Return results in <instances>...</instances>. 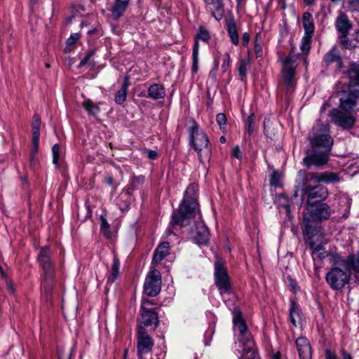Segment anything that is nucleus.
<instances>
[{"label": "nucleus", "instance_id": "8", "mask_svg": "<svg viewBox=\"0 0 359 359\" xmlns=\"http://www.w3.org/2000/svg\"><path fill=\"white\" fill-rule=\"evenodd\" d=\"M214 275L215 285L218 288L220 294L223 297L224 299H225V295H229L230 296L231 298L233 299V301L236 297L233 292V289L229 281V276L224 267L222 264L219 263L215 264ZM224 302L228 306H231V303L229 301L224 300Z\"/></svg>", "mask_w": 359, "mask_h": 359}, {"label": "nucleus", "instance_id": "7", "mask_svg": "<svg viewBox=\"0 0 359 359\" xmlns=\"http://www.w3.org/2000/svg\"><path fill=\"white\" fill-rule=\"evenodd\" d=\"M191 143L198 152L201 161H209L211 156V148L205 133L199 128L198 123L193 121L189 128Z\"/></svg>", "mask_w": 359, "mask_h": 359}, {"label": "nucleus", "instance_id": "11", "mask_svg": "<svg viewBox=\"0 0 359 359\" xmlns=\"http://www.w3.org/2000/svg\"><path fill=\"white\" fill-rule=\"evenodd\" d=\"M50 251L48 246L40 250L38 261L44 271V284L50 281L53 277L54 269L50 259Z\"/></svg>", "mask_w": 359, "mask_h": 359}, {"label": "nucleus", "instance_id": "61", "mask_svg": "<svg viewBox=\"0 0 359 359\" xmlns=\"http://www.w3.org/2000/svg\"><path fill=\"white\" fill-rule=\"evenodd\" d=\"M276 174H277V172H273L271 180V184H275L274 180H275V176H276Z\"/></svg>", "mask_w": 359, "mask_h": 359}, {"label": "nucleus", "instance_id": "16", "mask_svg": "<svg viewBox=\"0 0 359 359\" xmlns=\"http://www.w3.org/2000/svg\"><path fill=\"white\" fill-rule=\"evenodd\" d=\"M310 180H314V183L325 182L326 184H336L341 180L339 173L326 171L320 174L310 172Z\"/></svg>", "mask_w": 359, "mask_h": 359}, {"label": "nucleus", "instance_id": "41", "mask_svg": "<svg viewBox=\"0 0 359 359\" xmlns=\"http://www.w3.org/2000/svg\"><path fill=\"white\" fill-rule=\"evenodd\" d=\"M311 253L314 260L318 259L320 261H322L327 256V252L325 250L324 246L322 248V250H317Z\"/></svg>", "mask_w": 359, "mask_h": 359}, {"label": "nucleus", "instance_id": "50", "mask_svg": "<svg viewBox=\"0 0 359 359\" xmlns=\"http://www.w3.org/2000/svg\"><path fill=\"white\" fill-rule=\"evenodd\" d=\"M231 156L236 158L238 160L242 158V153L238 146H235L231 150Z\"/></svg>", "mask_w": 359, "mask_h": 359}, {"label": "nucleus", "instance_id": "48", "mask_svg": "<svg viewBox=\"0 0 359 359\" xmlns=\"http://www.w3.org/2000/svg\"><path fill=\"white\" fill-rule=\"evenodd\" d=\"M94 53H95V50H93L88 51L86 54L85 57L81 60V62L79 65V67H81L86 65L89 62L90 59L94 55Z\"/></svg>", "mask_w": 359, "mask_h": 359}, {"label": "nucleus", "instance_id": "44", "mask_svg": "<svg viewBox=\"0 0 359 359\" xmlns=\"http://www.w3.org/2000/svg\"><path fill=\"white\" fill-rule=\"evenodd\" d=\"M81 38V34L79 33H74L70 35V36L67 40V45L68 46H72L74 45V43Z\"/></svg>", "mask_w": 359, "mask_h": 359}, {"label": "nucleus", "instance_id": "15", "mask_svg": "<svg viewBox=\"0 0 359 359\" xmlns=\"http://www.w3.org/2000/svg\"><path fill=\"white\" fill-rule=\"evenodd\" d=\"M323 62L327 67L334 65L336 69L341 70L343 60L339 49L336 46H333L325 54Z\"/></svg>", "mask_w": 359, "mask_h": 359}, {"label": "nucleus", "instance_id": "40", "mask_svg": "<svg viewBox=\"0 0 359 359\" xmlns=\"http://www.w3.org/2000/svg\"><path fill=\"white\" fill-rule=\"evenodd\" d=\"M348 34H342L339 36V43L346 49L351 50L355 47V45L348 38Z\"/></svg>", "mask_w": 359, "mask_h": 359}, {"label": "nucleus", "instance_id": "45", "mask_svg": "<svg viewBox=\"0 0 359 359\" xmlns=\"http://www.w3.org/2000/svg\"><path fill=\"white\" fill-rule=\"evenodd\" d=\"M216 121L219 125L220 129H222V127L224 126L226 123V117L225 114L223 113H219L216 116Z\"/></svg>", "mask_w": 359, "mask_h": 359}, {"label": "nucleus", "instance_id": "6", "mask_svg": "<svg viewBox=\"0 0 359 359\" xmlns=\"http://www.w3.org/2000/svg\"><path fill=\"white\" fill-rule=\"evenodd\" d=\"M308 210L309 212L304 215L305 233L307 235L312 236L314 232L316 233L320 231L321 221L328 219L332 214V210L325 203H321Z\"/></svg>", "mask_w": 359, "mask_h": 359}, {"label": "nucleus", "instance_id": "13", "mask_svg": "<svg viewBox=\"0 0 359 359\" xmlns=\"http://www.w3.org/2000/svg\"><path fill=\"white\" fill-rule=\"evenodd\" d=\"M210 39V34L208 31L201 27L196 35L195 41L193 46L192 51V67H191V72L192 74H196L198 69V53H199V43L198 41H203L204 42H208Z\"/></svg>", "mask_w": 359, "mask_h": 359}, {"label": "nucleus", "instance_id": "29", "mask_svg": "<svg viewBox=\"0 0 359 359\" xmlns=\"http://www.w3.org/2000/svg\"><path fill=\"white\" fill-rule=\"evenodd\" d=\"M129 86L128 76L124 78L121 89L115 94V102L118 104H123L127 97Z\"/></svg>", "mask_w": 359, "mask_h": 359}, {"label": "nucleus", "instance_id": "38", "mask_svg": "<svg viewBox=\"0 0 359 359\" xmlns=\"http://www.w3.org/2000/svg\"><path fill=\"white\" fill-rule=\"evenodd\" d=\"M53 153V163L56 165L57 168H59V162L61 159V151L60 147L58 144H55L53 146L52 148Z\"/></svg>", "mask_w": 359, "mask_h": 359}, {"label": "nucleus", "instance_id": "17", "mask_svg": "<svg viewBox=\"0 0 359 359\" xmlns=\"http://www.w3.org/2000/svg\"><path fill=\"white\" fill-rule=\"evenodd\" d=\"M207 10L211 13L212 17L219 21L224 16V4L222 0H203Z\"/></svg>", "mask_w": 359, "mask_h": 359}, {"label": "nucleus", "instance_id": "57", "mask_svg": "<svg viewBox=\"0 0 359 359\" xmlns=\"http://www.w3.org/2000/svg\"><path fill=\"white\" fill-rule=\"evenodd\" d=\"M218 65H219V62L218 60H215V69L212 70L211 72H210V74L212 75V76H215V72L218 69Z\"/></svg>", "mask_w": 359, "mask_h": 359}, {"label": "nucleus", "instance_id": "62", "mask_svg": "<svg viewBox=\"0 0 359 359\" xmlns=\"http://www.w3.org/2000/svg\"><path fill=\"white\" fill-rule=\"evenodd\" d=\"M255 52H256V55L257 57L260 56L261 55V50H259L258 48V46H255Z\"/></svg>", "mask_w": 359, "mask_h": 359}, {"label": "nucleus", "instance_id": "3", "mask_svg": "<svg viewBox=\"0 0 359 359\" xmlns=\"http://www.w3.org/2000/svg\"><path fill=\"white\" fill-rule=\"evenodd\" d=\"M234 330L238 332V341L235 342L236 351L241 353L239 359H259L255 350V342L248 330L241 311L234 308L232 311Z\"/></svg>", "mask_w": 359, "mask_h": 359}, {"label": "nucleus", "instance_id": "53", "mask_svg": "<svg viewBox=\"0 0 359 359\" xmlns=\"http://www.w3.org/2000/svg\"><path fill=\"white\" fill-rule=\"evenodd\" d=\"M152 304L153 302L151 300L147 299H143L141 309H149L147 306Z\"/></svg>", "mask_w": 359, "mask_h": 359}, {"label": "nucleus", "instance_id": "23", "mask_svg": "<svg viewBox=\"0 0 359 359\" xmlns=\"http://www.w3.org/2000/svg\"><path fill=\"white\" fill-rule=\"evenodd\" d=\"M170 250V243L168 242H163L155 250L152 263L159 264L168 254Z\"/></svg>", "mask_w": 359, "mask_h": 359}, {"label": "nucleus", "instance_id": "39", "mask_svg": "<svg viewBox=\"0 0 359 359\" xmlns=\"http://www.w3.org/2000/svg\"><path fill=\"white\" fill-rule=\"evenodd\" d=\"M100 220V229L102 233L104 234L105 237H107V238H110L111 237L110 225L109 224L107 219L104 217L102 216Z\"/></svg>", "mask_w": 359, "mask_h": 359}, {"label": "nucleus", "instance_id": "26", "mask_svg": "<svg viewBox=\"0 0 359 359\" xmlns=\"http://www.w3.org/2000/svg\"><path fill=\"white\" fill-rule=\"evenodd\" d=\"M165 96V90L163 85L159 83L151 84L148 88V97L153 100H158Z\"/></svg>", "mask_w": 359, "mask_h": 359}, {"label": "nucleus", "instance_id": "43", "mask_svg": "<svg viewBox=\"0 0 359 359\" xmlns=\"http://www.w3.org/2000/svg\"><path fill=\"white\" fill-rule=\"evenodd\" d=\"M72 355V350H61L60 348L57 349V359H70Z\"/></svg>", "mask_w": 359, "mask_h": 359}, {"label": "nucleus", "instance_id": "5", "mask_svg": "<svg viewBox=\"0 0 359 359\" xmlns=\"http://www.w3.org/2000/svg\"><path fill=\"white\" fill-rule=\"evenodd\" d=\"M357 97L358 96L353 92L343 93L339 98V107L344 111L338 109H333L330 112L332 121L344 128L352 127L355 123V118L352 114L355 113L359 109Z\"/></svg>", "mask_w": 359, "mask_h": 359}, {"label": "nucleus", "instance_id": "59", "mask_svg": "<svg viewBox=\"0 0 359 359\" xmlns=\"http://www.w3.org/2000/svg\"><path fill=\"white\" fill-rule=\"evenodd\" d=\"M105 181H106V182H107L108 184L111 185V184H113L114 179H113V177H110V176H109V177H106Z\"/></svg>", "mask_w": 359, "mask_h": 359}, {"label": "nucleus", "instance_id": "1", "mask_svg": "<svg viewBox=\"0 0 359 359\" xmlns=\"http://www.w3.org/2000/svg\"><path fill=\"white\" fill-rule=\"evenodd\" d=\"M313 136L311 140L312 152L303 159L308 168L312 165L320 166L327 163L329 154L333 144L327 124H321L314 127Z\"/></svg>", "mask_w": 359, "mask_h": 359}, {"label": "nucleus", "instance_id": "31", "mask_svg": "<svg viewBox=\"0 0 359 359\" xmlns=\"http://www.w3.org/2000/svg\"><path fill=\"white\" fill-rule=\"evenodd\" d=\"M39 144V137H32V148L30 151V165L34 167L35 162V156L38 152Z\"/></svg>", "mask_w": 359, "mask_h": 359}, {"label": "nucleus", "instance_id": "47", "mask_svg": "<svg viewBox=\"0 0 359 359\" xmlns=\"http://www.w3.org/2000/svg\"><path fill=\"white\" fill-rule=\"evenodd\" d=\"M254 121V114H251L248 116L247 123H246V128L247 130L249 135H251L253 132V128L252 124Z\"/></svg>", "mask_w": 359, "mask_h": 359}, {"label": "nucleus", "instance_id": "20", "mask_svg": "<svg viewBox=\"0 0 359 359\" xmlns=\"http://www.w3.org/2000/svg\"><path fill=\"white\" fill-rule=\"evenodd\" d=\"M130 1V0H114V3L110 9L113 19L117 20L123 15L129 5Z\"/></svg>", "mask_w": 359, "mask_h": 359}, {"label": "nucleus", "instance_id": "55", "mask_svg": "<svg viewBox=\"0 0 359 359\" xmlns=\"http://www.w3.org/2000/svg\"><path fill=\"white\" fill-rule=\"evenodd\" d=\"M6 285H7V288H8V291L11 293H14L15 288H14V285H13V283H12V281L11 280H8L7 283H6Z\"/></svg>", "mask_w": 359, "mask_h": 359}, {"label": "nucleus", "instance_id": "33", "mask_svg": "<svg viewBox=\"0 0 359 359\" xmlns=\"http://www.w3.org/2000/svg\"><path fill=\"white\" fill-rule=\"evenodd\" d=\"M119 265V260L114 257L111 264V274L108 278V282L113 283L117 278L118 276Z\"/></svg>", "mask_w": 359, "mask_h": 359}, {"label": "nucleus", "instance_id": "34", "mask_svg": "<svg viewBox=\"0 0 359 359\" xmlns=\"http://www.w3.org/2000/svg\"><path fill=\"white\" fill-rule=\"evenodd\" d=\"M41 117L39 114H35L33 116L32 128V137H40Z\"/></svg>", "mask_w": 359, "mask_h": 359}, {"label": "nucleus", "instance_id": "32", "mask_svg": "<svg viewBox=\"0 0 359 359\" xmlns=\"http://www.w3.org/2000/svg\"><path fill=\"white\" fill-rule=\"evenodd\" d=\"M83 107L90 116H96L100 111L99 107L90 100H85Z\"/></svg>", "mask_w": 359, "mask_h": 359}, {"label": "nucleus", "instance_id": "49", "mask_svg": "<svg viewBox=\"0 0 359 359\" xmlns=\"http://www.w3.org/2000/svg\"><path fill=\"white\" fill-rule=\"evenodd\" d=\"M341 202L344 203L346 205V212L343 215V217L346 218L348 216L349 214V209L351 204V200L348 198H344L341 199Z\"/></svg>", "mask_w": 359, "mask_h": 359}, {"label": "nucleus", "instance_id": "42", "mask_svg": "<svg viewBox=\"0 0 359 359\" xmlns=\"http://www.w3.org/2000/svg\"><path fill=\"white\" fill-rule=\"evenodd\" d=\"M222 62H223L222 65V69L223 72H225L227 71L231 64V57L230 55L228 53H225L224 55H223Z\"/></svg>", "mask_w": 359, "mask_h": 359}, {"label": "nucleus", "instance_id": "54", "mask_svg": "<svg viewBox=\"0 0 359 359\" xmlns=\"http://www.w3.org/2000/svg\"><path fill=\"white\" fill-rule=\"evenodd\" d=\"M249 40H250V35L248 34V33L245 32L244 34H243V35H242L243 45V46L248 45L249 43Z\"/></svg>", "mask_w": 359, "mask_h": 359}, {"label": "nucleus", "instance_id": "2", "mask_svg": "<svg viewBox=\"0 0 359 359\" xmlns=\"http://www.w3.org/2000/svg\"><path fill=\"white\" fill-rule=\"evenodd\" d=\"M309 175L310 172L305 170H300L297 173L296 189L293 196L297 197L298 191L302 193L300 206L303 202V196L306 197V204L310 207L325 201L328 196L327 189L320 183H314V180H310Z\"/></svg>", "mask_w": 359, "mask_h": 359}, {"label": "nucleus", "instance_id": "19", "mask_svg": "<svg viewBox=\"0 0 359 359\" xmlns=\"http://www.w3.org/2000/svg\"><path fill=\"white\" fill-rule=\"evenodd\" d=\"M296 346L300 359H311V348L306 337H298L296 340Z\"/></svg>", "mask_w": 359, "mask_h": 359}, {"label": "nucleus", "instance_id": "64", "mask_svg": "<svg viewBox=\"0 0 359 359\" xmlns=\"http://www.w3.org/2000/svg\"><path fill=\"white\" fill-rule=\"evenodd\" d=\"M219 141L221 143H225L226 142V138L224 136H222L219 139Z\"/></svg>", "mask_w": 359, "mask_h": 359}, {"label": "nucleus", "instance_id": "30", "mask_svg": "<svg viewBox=\"0 0 359 359\" xmlns=\"http://www.w3.org/2000/svg\"><path fill=\"white\" fill-rule=\"evenodd\" d=\"M227 32L231 41L233 45H238L239 37L237 32L236 25L234 21L229 22L227 25Z\"/></svg>", "mask_w": 359, "mask_h": 359}, {"label": "nucleus", "instance_id": "58", "mask_svg": "<svg viewBox=\"0 0 359 359\" xmlns=\"http://www.w3.org/2000/svg\"><path fill=\"white\" fill-rule=\"evenodd\" d=\"M316 2V0H304V3L306 5V6H311V5H313Z\"/></svg>", "mask_w": 359, "mask_h": 359}, {"label": "nucleus", "instance_id": "21", "mask_svg": "<svg viewBox=\"0 0 359 359\" xmlns=\"http://www.w3.org/2000/svg\"><path fill=\"white\" fill-rule=\"evenodd\" d=\"M141 316L139 319L140 323L143 324L145 326H149L152 324L155 325V327H157L158 320V316L155 311L151 309H140Z\"/></svg>", "mask_w": 359, "mask_h": 359}, {"label": "nucleus", "instance_id": "46", "mask_svg": "<svg viewBox=\"0 0 359 359\" xmlns=\"http://www.w3.org/2000/svg\"><path fill=\"white\" fill-rule=\"evenodd\" d=\"M348 9L351 12L359 13V0H349L348 1Z\"/></svg>", "mask_w": 359, "mask_h": 359}, {"label": "nucleus", "instance_id": "4", "mask_svg": "<svg viewBox=\"0 0 359 359\" xmlns=\"http://www.w3.org/2000/svg\"><path fill=\"white\" fill-rule=\"evenodd\" d=\"M197 191L198 187L196 184H192L187 187L178 211H174L172 215L171 225H188L190 219L200 215L199 204L196 198Z\"/></svg>", "mask_w": 359, "mask_h": 359}, {"label": "nucleus", "instance_id": "12", "mask_svg": "<svg viewBox=\"0 0 359 359\" xmlns=\"http://www.w3.org/2000/svg\"><path fill=\"white\" fill-rule=\"evenodd\" d=\"M161 278L158 270L151 271L146 277L144 291L150 297L156 296L161 291Z\"/></svg>", "mask_w": 359, "mask_h": 359}, {"label": "nucleus", "instance_id": "52", "mask_svg": "<svg viewBox=\"0 0 359 359\" xmlns=\"http://www.w3.org/2000/svg\"><path fill=\"white\" fill-rule=\"evenodd\" d=\"M280 208H282V209H284L288 216V217H290V204L287 203H282L280 205Z\"/></svg>", "mask_w": 359, "mask_h": 359}, {"label": "nucleus", "instance_id": "56", "mask_svg": "<svg viewBox=\"0 0 359 359\" xmlns=\"http://www.w3.org/2000/svg\"><path fill=\"white\" fill-rule=\"evenodd\" d=\"M326 359H337L335 355L330 351L327 350L325 352Z\"/></svg>", "mask_w": 359, "mask_h": 359}, {"label": "nucleus", "instance_id": "35", "mask_svg": "<svg viewBox=\"0 0 359 359\" xmlns=\"http://www.w3.org/2000/svg\"><path fill=\"white\" fill-rule=\"evenodd\" d=\"M311 35L304 34L301 40L300 49L304 54H307L311 48Z\"/></svg>", "mask_w": 359, "mask_h": 359}, {"label": "nucleus", "instance_id": "63", "mask_svg": "<svg viewBox=\"0 0 359 359\" xmlns=\"http://www.w3.org/2000/svg\"><path fill=\"white\" fill-rule=\"evenodd\" d=\"M0 272H1V274L2 276V277H6V274H5V272L3 270L2 267L0 266Z\"/></svg>", "mask_w": 359, "mask_h": 359}, {"label": "nucleus", "instance_id": "27", "mask_svg": "<svg viewBox=\"0 0 359 359\" xmlns=\"http://www.w3.org/2000/svg\"><path fill=\"white\" fill-rule=\"evenodd\" d=\"M319 231L314 233L311 236L306 235L307 238L309 240V248L311 252H314L317 250H322V248L324 246V243L323 241V237L321 234H318Z\"/></svg>", "mask_w": 359, "mask_h": 359}, {"label": "nucleus", "instance_id": "28", "mask_svg": "<svg viewBox=\"0 0 359 359\" xmlns=\"http://www.w3.org/2000/svg\"><path fill=\"white\" fill-rule=\"evenodd\" d=\"M302 24L304 29V34L313 35L314 32V23L312 15L309 12H305L302 15Z\"/></svg>", "mask_w": 359, "mask_h": 359}, {"label": "nucleus", "instance_id": "51", "mask_svg": "<svg viewBox=\"0 0 359 359\" xmlns=\"http://www.w3.org/2000/svg\"><path fill=\"white\" fill-rule=\"evenodd\" d=\"M147 157L151 160H155L158 158V153L154 150H147Z\"/></svg>", "mask_w": 359, "mask_h": 359}, {"label": "nucleus", "instance_id": "37", "mask_svg": "<svg viewBox=\"0 0 359 359\" xmlns=\"http://www.w3.org/2000/svg\"><path fill=\"white\" fill-rule=\"evenodd\" d=\"M249 67V62L247 60L242 59L240 60L238 64V74L241 76V79L243 81L246 76L247 70Z\"/></svg>", "mask_w": 359, "mask_h": 359}, {"label": "nucleus", "instance_id": "9", "mask_svg": "<svg viewBox=\"0 0 359 359\" xmlns=\"http://www.w3.org/2000/svg\"><path fill=\"white\" fill-rule=\"evenodd\" d=\"M299 56L290 53L282 60V74L284 83L287 88L293 87L294 83V76L296 68L298 65Z\"/></svg>", "mask_w": 359, "mask_h": 359}, {"label": "nucleus", "instance_id": "18", "mask_svg": "<svg viewBox=\"0 0 359 359\" xmlns=\"http://www.w3.org/2000/svg\"><path fill=\"white\" fill-rule=\"evenodd\" d=\"M193 234L195 243L199 245H205L209 241V230L203 222H198L196 224Z\"/></svg>", "mask_w": 359, "mask_h": 359}, {"label": "nucleus", "instance_id": "25", "mask_svg": "<svg viewBox=\"0 0 359 359\" xmlns=\"http://www.w3.org/2000/svg\"><path fill=\"white\" fill-rule=\"evenodd\" d=\"M290 320L294 327H297L302 320V313L299 305L293 299L290 300Z\"/></svg>", "mask_w": 359, "mask_h": 359}, {"label": "nucleus", "instance_id": "10", "mask_svg": "<svg viewBox=\"0 0 359 359\" xmlns=\"http://www.w3.org/2000/svg\"><path fill=\"white\" fill-rule=\"evenodd\" d=\"M349 276L339 267H332L326 274V281L334 290L341 289L348 281Z\"/></svg>", "mask_w": 359, "mask_h": 359}, {"label": "nucleus", "instance_id": "36", "mask_svg": "<svg viewBox=\"0 0 359 359\" xmlns=\"http://www.w3.org/2000/svg\"><path fill=\"white\" fill-rule=\"evenodd\" d=\"M144 180V177H143V176L133 177L128 186V194H130V191H133L138 189L139 186L143 183Z\"/></svg>", "mask_w": 359, "mask_h": 359}, {"label": "nucleus", "instance_id": "22", "mask_svg": "<svg viewBox=\"0 0 359 359\" xmlns=\"http://www.w3.org/2000/svg\"><path fill=\"white\" fill-rule=\"evenodd\" d=\"M335 27L339 34H348L352 25L346 14L340 13L337 16L335 21Z\"/></svg>", "mask_w": 359, "mask_h": 359}, {"label": "nucleus", "instance_id": "60", "mask_svg": "<svg viewBox=\"0 0 359 359\" xmlns=\"http://www.w3.org/2000/svg\"><path fill=\"white\" fill-rule=\"evenodd\" d=\"M273 359H281V355L279 352H277L272 355Z\"/></svg>", "mask_w": 359, "mask_h": 359}, {"label": "nucleus", "instance_id": "14", "mask_svg": "<svg viewBox=\"0 0 359 359\" xmlns=\"http://www.w3.org/2000/svg\"><path fill=\"white\" fill-rule=\"evenodd\" d=\"M154 346L152 339L149 336L145 329L140 326L137 332V354L140 359L143 354L149 353Z\"/></svg>", "mask_w": 359, "mask_h": 359}, {"label": "nucleus", "instance_id": "24", "mask_svg": "<svg viewBox=\"0 0 359 359\" xmlns=\"http://www.w3.org/2000/svg\"><path fill=\"white\" fill-rule=\"evenodd\" d=\"M351 86H359V63L352 62L346 72Z\"/></svg>", "mask_w": 359, "mask_h": 359}]
</instances>
